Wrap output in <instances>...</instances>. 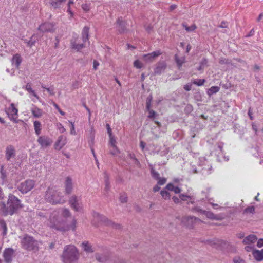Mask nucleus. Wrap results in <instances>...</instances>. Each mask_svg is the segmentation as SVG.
<instances>
[{
	"mask_svg": "<svg viewBox=\"0 0 263 263\" xmlns=\"http://www.w3.org/2000/svg\"><path fill=\"white\" fill-rule=\"evenodd\" d=\"M166 68V64L165 62H159L156 65V67L154 70L155 74H161L164 71Z\"/></svg>",
	"mask_w": 263,
	"mask_h": 263,
	"instance_id": "nucleus-20",
	"label": "nucleus"
},
{
	"mask_svg": "<svg viewBox=\"0 0 263 263\" xmlns=\"http://www.w3.org/2000/svg\"><path fill=\"white\" fill-rule=\"evenodd\" d=\"M46 90L51 95H54L55 94L54 88L52 87L46 88Z\"/></svg>",
	"mask_w": 263,
	"mask_h": 263,
	"instance_id": "nucleus-60",
	"label": "nucleus"
},
{
	"mask_svg": "<svg viewBox=\"0 0 263 263\" xmlns=\"http://www.w3.org/2000/svg\"><path fill=\"white\" fill-rule=\"evenodd\" d=\"M74 2L73 0H69L67 4V12L70 14L69 18H71L73 16V13L71 11L70 5L73 4Z\"/></svg>",
	"mask_w": 263,
	"mask_h": 263,
	"instance_id": "nucleus-43",
	"label": "nucleus"
},
{
	"mask_svg": "<svg viewBox=\"0 0 263 263\" xmlns=\"http://www.w3.org/2000/svg\"><path fill=\"white\" fill-rule=\"evenodd\" d=\"M116 28L120 33H124L127 31L126 23L122 18H119L117 21Z\"/></svg>",
	"mask_w": 263,
	"mask_h": 263,
	"instance_id": "nucleus-17",
	"label": "nucleus"
},
{
	"mask_svg": "<svg viewBox=\"0 0 263 263\" xmlns=\"http://www.w3.org/2000/svg\"><path fill=\"white\" fill-rule=\"evenodd\" d=\"M206 242L210 246L216 248H219L222 245H225L226 244V242L225 241L218 239L208 240H206Z\"/></svg>",
	"mask_w": 263,
	"mask_h": 263,
	"instance_id": "nucleus-21",
	"label": "nucleus"
},
{
	"mask_svg": "<svg viewBox=\"0 0 263 263\" xmlns=\"http://www.w3.org/2000/svg\"><path fill=\"white\" fill-rule=\"evenodd\" d=\"M199 219L194 216H187L183 218L182 222L186 225L187 227L192 228L193 227L194 223L196 221Z\"/></svg>",
	"mask_w": 263,
	"mask_h": 263,
	"instance_id": "nucleus-19",
	"label": "nucleus"
},
{
	"mask_svg": "<svg viewBox=\"0 0 263 263\" xmlns=\"http://www.w3.org/2000/svg\"><path fill=\"white\" fill-rule=\"evenodd\" d=\"M59 212L58 211H52L48 219V225L51 228L59 231H67L68 228L65 227V222L60 215Z\"/></svg>",
	"mask_w": 263,
	"mask_h": 263,
	"instance_id": "nucleus-2",
	"label": "nucleus"
},
{
	"mask_svg": "<svg viewBox=\"0 0 263 263\" xmlns=\"http://www.w3.org/2000/svg\"><path fill=\"white\" fill-rule=\"evenodd\" d=\"M220 90V87L218 86H212L209 89L208 94L209 96H211L214 93H217Z\"/></svg>",
	"mask_w": 263,
	"mask_h": 263,
	"instance_id": "nucleus-40",
	"label": "nucleus"
},
{
	"mask_svg": "<svg viewBox=\"0 0 263 263\" xmlns=\"http://www.w3.org/2000/svg\"><path fill=\"white\" fill-rule=\"evenodd\" d=\"M34 181L28 179L22 182L18 186V190L23 194H26L31 191L34 186Z\"/></svg>",
	"mask_w": 263,
	"mask_h": 263,
	"instance_id": "nucleus-7",
	"label": "nucleus"
},
{
	"mask_svg": "<svg viewBox=\"0 0 263 263\" xmlns=\"http://www.w3.org/2000/svg\"><path fill=\"white\" fill-rule=\"evenodd\" d=\"M69 203L70 206L76 211H80L82 206L79 203V199L76 195H72L69 199Z\"/></svg>",
	"mask_w": 263,
	"mask_h": 263,
	"instance_id": "nucleus-12",
	"label": "nucleus"
},
{
	"mask_svg": "<svg viewBox=\"0 0 263 263\" xmlns=\"http://www.w3.org/2000/svg\"><path fill=\"white\" fill-rule=\"evenodd\" d=\"M104 182H105V187H104V192L105 194H107L110 190V182L109 181V177L106 174H104Z\"/></svg>",
	"mask_w": 263,
	"mask_h": 263,
	"instance_id": "nucleus-36",
	"label": "nucleus"
},
{
	"mask_svg": "<svg viewBox=\"0 0 263 263\" xmlns=\"http://www.w3.org/2000/svg\"><path fill=\"white\" fill-rule=\"evenodd\" d=\"M84 250L87 253H92L95 250L88 241H84L82 244Z\"/></svg>",
	"mask_w": 263,
	"mask_h": 263,
	"instance_id": "nucleus-29",
	"label": "nucleus"
},
{
	"mask_svg": "<svg viewBox=\"0 0 263 263\" xmlns=\"http://www.w3.org/2000/svg\"><path fill=\"white\" fill-rule=\"evenodd\" d=\"M25 88L26 90H27L29 92L31 93L34 97H37L36 95L35 94L34 91L32 89L31 86L29 83L27 84Z\"/></svg>",
	"mask_w": 263,
	"mask_h": 263,
	"instance_id": "nucleus-48",
	"label": "nucleus"
},
{
	"mask_svg": "<svg viewBox=\"0 0 263 263\" xmlns=\"http://www.w3.org/2000/svg\"><path fill=\"white\" fill-rule=\"evenodd\" d=\"M181 190L178 186H174L173 191L175 193L178 194L180 193Z\"/></svg>",
	"mask_w": 263,
	"mask_h": 263,
	"instance_id": "nucleus-63",
	"label": "nucleus"
},
{
	"mask_svg": "<svg viewBox=\"0 0 263 263\" xmlns=\"http://www.w3.org/2000/svg\"><path fill=\"white\" fill-rule=\"evenodd\" d=\"M257 246L259 248H261L263 246V239H260L258 240Z\"/></svg>",
	"mask_w": 263,
	"mask_h": 263,
	"instance_id": "nucleus-64",
	"label": "nucleus"
},
{
	"mask_svg": "<svg viewBox=\"0 0 263 263\" xmlns=\"http://www.w3.org/2000/svg\"><path fill=\"white\" fill-rule=\"evenodd\" d=\"M77 220L75 218H73L72 221L70 225H66L65 227L68 228L67 231L69 230H72L73 231H75L77 227Z\"/></svg>",
	"mask_w": 263,
	"mask_h": 263,
	"instance_id": "nucleus-42",
	"label": "nucleus"
},
{
	"mask_svg": "<svg viewBox=\"0 0 263 263\" xmlns=\"http://www.w3.org/2000/svg\"><path fill=\"white\" fill-rule=\"evenodd\" d=\"M208 62V60L204 58L201 60V61L200 62V64L204 67L205 66H207Z\"/></svg>",
	"mask_w": 263,
	"mask_h": 263,
	"instance_id": "nucleus-59",
	"label": "nucleus"
},
{
	"mask_svg": "<svg viewBox=\"0 0 263 263\" xmlns=\"http://www.w3.org/2000/svg\"><path fill=\"white\" fill-rule=\"evenodd\" d=\"M89 27L84 26L82 31V39L84 43L86 42L89 40Z\"/></svg>",
	"mask_w": 263,
	"mask_h": 263,
	"instance_id": "nucleus-24",
	"label": "nucleus"
},
{
	"mask_svg": "<svg viewBox=\"0 0 263 263\" xmlns=\"http://www.w3.org/2000/svg\"><path fill=\"white\" fill-rule=\"evenodd\" d=\"M55 211H60V215L61 216V215H62V216L65 218H67L71 216V213L69 210L66 208L58 209L57 210H55Z\"/></svg>",
	"mask_w": 263,
	"mask_h": 263,
	"instance_id": "nucleus-33",
	"label": "nucleus"
},
{
	"mask_svg": "<svg viewBox=\"0 0 263 263\" xmlns=\"http://www.w3.org/2000/svg\"><path fill=\"white\" fill-rule=\"evenodd\" d=\"M52 211L50 210H43L37 212V216L42 218L47 219L48 217L49 218L50 214Z\"/></svg>",
	"mask_w": 263,
	"mask_h": 263,
	"instance_id": "nucleus-31",
	"label": "nucleus"
},
{
	"mask_svg": "<svg viewBox=\"0 0 263 263\" xmlns=\"http://www.w3.org/2000/svg\"><path fill=\"white\" fill-rule=\"evenodd\" d=\"M96 258L100 262H104L106 260V258L102 255L99 253L96 254Z\"/></svg>",
	"mask_w": 263,
	"mask_h": 263,
	"instance_id": "nucleus-47",
	"label": "nucleus"
},
{
	"mask_svg": "<svg viewBox=\"0 0 263 263\" xmlns=\"http://www.w3.org/2000/svg\"><path fill=\"white\" fill-rule=\"evenodd\" d=\"M22 207L20 199L11 194H9L6 203L5 202H0V211L4 216L12 215Z\"/></svg>",
	"mask_w": 263,
	"mask_h": 263,
	"instance_id": "nucleus-1",
	"label": "nucleus"
},
{
	"mask_svg": "<svg viewBox=\"0 0 263 263\" xmlns=\"http://www.w3.org/2000/svg\"><path fill=\"white\" fill-rule=\"evenodd\" d=\"M5 112L10 120L17 123L18 117V109L15 107L14 103H11L8 108L5 109Z\"/></svg>",
	"mask_w": 263,
	"mask_h": 263,
	"instance_id": "nucleus-9",
	"label": "nucleus"
},
{
	"mask_svg": "<svg viewBox=\"0 0 263 263\" xmlns=\"http://www.w3.org/2000/svg\"><path fill=\"white\" fill-rule=\"evenodd\" d=\"M182 26L187 32H193L197 28L195 24L192 25L191 26H188L186 24L183 23Z\"/></svg>",
	"mask_w": 263,
	"mask_h": 263,
	"instance_id": "nucleus-41",
	"label": "nucleus"
},
{
	"mask_svg": "<svg viewBox=\"0 0 263 263\" xmlns=\"http://www.w3.org/2000/svg\"><path fill=\"white\" fill-rule=\"evenodd\" d=\"M205 82V80L204 79H196L194 80L192 83L195 85H196L198 86H200L203 85L204 84Z\"/></svg>",
	"mask_w": 263,
	"mask_h": 263,
	"instance_id": "nucleus-45",
	"label": "nucleus"
},
{
	"mask_svg": "<svg viewBox=\"0 0 263 263\" xmlns=\"http://www.w3.org/2000/svg\"><path fill=\"white\" fill-rule=\"evenodd\" d=\"M15 253L14 250L11 248H6L3 254V256L6 263H11L12 258Z\"/></svg>",
	"mask_w": 263,
	"mask_h": 263,
	"instance_id": "nucleus-13",
	"label": "nucleus"
},
{
	"mask_svg": "<svg viewBox=\"0 0 263 263\" xmlns=\"http://www.w3.org/2000/svg\"><path fill=\"white\" fill-rule=\"evenodd\" d=\"M0 227L3 229V235L5 236L6 235L7 232V227L5 221L3 219H0Z\"/></svg>",
	"mask_w": 263,
	"mask_h": 263,
	"instance_id": "nucleus-39",
	"label": "nucleus"
},
{
	"mask_svg": "<svg viewBox=\"0 0 263 263\" xmlns=\"http://www.w3.org/2000/svg\"><path fill=\"white\" fill-rule=\"evenodd\" d=\"M149 167L151 168V174L152 177L156 180L159 179V178H160L159 174L157 172L155 171V170L153 168L152 164L149 165Z\"/></svg>",
	"mask_w": 263,
	"mask_h": 263,
	"instance_id": "nucleus-38",
	"label": "nucleus"
},
{
	"mask_svg": "<svg viewBox=\"0 0 263 263\" xmlns=\"http://www.w3.org/2000/svg\"><path fill=\"white\" fill-rule=\"evenodd\" d=\"M134 66L137 69H141L143 67V64L139 60H137L134 61Z\"/></svg>",
	"mask_w": 263,
	"mask_h": 263,
	"instance_id": "nucleus-50",
	"label": "nucleus"
},
{
	"mask_svg": "<svg viewBox=\"0 0 263 263\" xmlns=\"http://www.w3.org/2000/svg\"><path fill=\"white\" fill-rule=\"evenodd\" d=\"M78 251L73 245H68L65 247L62 259L64 263H72L78 259Z\"/></svg>",
	"mask_w": 263,
	"mask_h": 263,
	"instance_id": "nucleus-4",
	"label": "nucleus"
},
{
	"mask_svg": "<svg viewBox=\"0 0 263 263\" xmlns=\"http://www.w3.org/2000/svg\"><path fill=\"white\" fill-rule=\"evenodd\" d=\"M175 61L177 64V67L179 69H180L182 64L185 62V57H179L177 54L175 55L174 57Z\"/></svg>",
	"mask_w": 263,
	"mask_h": 263,
	"instance_id": "nucleus-26",
	"label": "nucleus"
},
{
	"mask_svg": "<svg viewBox=\"0 0 263 263\" xmlns=\"http://www.w3.org/2000/svg\"><path fill=\"white\" fill-rule=\"evenodd\" d=\"M162 197L165 200L170 199V194L168 192L165 190H162L160 192Z\"/></svg>",
	"mask_w": 263,
	"mask_h": 263,
	"instance_id": "nucleus-46",
	"label": "nucleus"
},
{
	"mask_svg": "<svg viewBox=\"0 0 263 263\" xmlns=\"http://www.w3.org/2000/svg\"><path fill=\"white\" fill-rule=\"evenodd\" d=\"M37 142L41 145L42 148H45L50 146L52 143V139L47 136H40Z\"/></svg>",
	"mask_w": 263,
	"mask_h": 263,
	"instance_id": "nucleus-11",
	"label": "nucleus"
},
{
	"mask_svg": "<svg viewBox=\"0 0 263 263\" xmlns=\"http://www.w3.org/2000/svg\"><path fill=\"white\" fill-rule=\"evenodd\" d=\"M45 200L52 204H61L65 202V200L62 193L57 190L53 186H49L45 192Z\"/></svg>",
	"mask_w": 263,
	"mask_h": 263,
	"instance_id": "nucleus-3",
	"label": "nucleus"
},
{
	"mask_svg": "<svg viewBox=\"0 0 263 263\" xmlns=\"http://www.w3.org/2000/svg\"><path fill=\"white\" fill-rule=\"evenodd\" d=\"M93 216L94 218L93 222L94 224H96V222H97L98 223H104L107 226H111L116 229H120L121 228L120 224L114 223L105 216L100 215L97 212H94Z\"/></svg>",
	"mask_w": 263,
	"mask_h": 263,
	"instance_id": "nucleus-6",
	"label": "nucleus"
},
{
	"mask_svg": "<svg viewBox=\"0 0 263 263\" xmlns=\"http://www.w3.org/2000/svg\"><path fill=\"white\" fill-rule=\"evenodd\" d=\"M22 248L28 251H36L39 250V244L37 240L32 236L25 235L21 241Z\"/></svg>",
	"mask_w": 263,
	"mask_h": 263,
	"instance_id": "nucleus-5",
	"label": "nucleus"
},
{
	"mask_svg": "<svg viewBox=\"0 0 263 263\" xmlns=\"http://www.w3.org/2000/svg\"><path fill=\"white\" fill-rule=\"evenodd\" d=\"M174 185L172 183H168V184H167V185L165 186V189H167L169 191H173V187H174Z\"/></svg>",
	"mask_w": 263,
	"mask_h": 263,
	"instance_id": "nucleus-62",
	"label": "nucleus"
},
{
	"mask_svg": "<svg viewBox=\"0 0 263 263\" xmlns=\"http://www.w3.org/2000/svg\"><path fill=\"white\" fill-rule=\"evenodd\" d=\"M253 255L255 259L258 261L263 260V249L259 250H255L253 252Z\"/></svg>",
	"mask_w": 263,
	"mask_h": 263,
	"instance_id": "nucleus-28",
	"label": "nucleus"
},
{
	"mask_svg": "<svg viewBox=\"0 0 263 263\" xmlns=\"http://www.w3.org/2000/svg\"><path fill=\"white\" fill-rule=\"evenodd\" d=\"M71 46L72 49L77 50V51H80L82 48L85 47L84 44H78L75 41L73 42L72 41L71 42Z\"/></svg>",
	"mask_w": 263,
	"mask_h": 263,
	"instance_id": "nucleus-35",
	"label": "nucleus"
},
{
	"mask_svg": "<svg viewBox=\"0 0 263 263\" xmlns=\"http://www.w3.org/2000/svg\"><path fill=\"white\" fill-rule=\"evenodd\" d=\"M110 153L112 155H116L119 153V150L117 146L114 147L113 149L110 152Z\"/></svg>",
	"mask_w": 263,
	"mask_h": 263,
	"instance_id": "nucleus-58",
	"label": "nucleus"
},
{
	"mask_svg": "<svg viewBox=\"0 0 263 263\" xmlns=\"http://www.w3.org/2000/svg\"><path fill=\"white\" fill-rule=\"evenodd\" d=\"M5 158L7 161H11L12 159H15L16 156V151L14 146L9 145L6 147Z\"/></svg>",
	"mask_w": 263,
	"mask_h": 263,
	"instance_id": "nucleus-10",
	"label": "nucleus"
},
{
	"mask_svg": "<svg viewBox=\"0 0 263 263\" xmlns=\"http://www.w3.org/2000/svg\"><path fill=\"white\" fill-rule=\"evenodd\" d=\"M233 263H246L245 261L240 257H235L233 260Z\"/></svg>",
	"mask_w": 263,
	"mask_h": 263,
	"instance_id": "nucleus-52",
	"label": "nucleus"
},
{
	"mask_svg": "<svg viewBox=\"0 0 263 263\" xmlns=\"http://www.w3.org/2000/svg\"><path fill=\"white\" fill-rule=\"evenodd\" d=\"M35 134L39 136L41 132V124L39 121H35L33 123Z\"/></svg>",
	"mask_w": 263,
	"mask_h": 263,
	"instance_id": "nucleus-37",
	"label": "nucleus"
},
{
	"mask_svg": "<svg viewBox=\"0 0 263 263\" xmlns=\"http://www.w3.org/2000/svg\"><path fill=\"white\" fill-rule=\"evenodd\" d=\"M31 112L35 118H40L43 115L42 110L35 106L31 109Z\"/></svg>",
	"mask_w": 263,
	"mask_h": 263,
	"instance_id": "nucleus-32",
	"label": "nucleus"
},
{
	"mask_svg": "<svg viewBox=\"0 0 263 263\" xmlns=\"http://www.w3.org/2000/svg\"><path fill=\"white\" fill-rule=\"evenodd\" d=\"M22 40L24 41V43L26 44L27 47L31 48L35 45V43L39 40V38L36 34H34L30 37L29 40L24 39Z\"/></svg>",
	"mask_w": 263,
	"mask_h": 263,
	"instance_id": "nucleus-22",
	"label": "nucleus"
},
{
	"mask_svg": "<svg viewBox=\"0 0 263 263\" xmlns=\"http://www.w3.org/2000/svg\"><path fill=\"white\" fill-rule=\"evenodd\" d=\"M255 212V208L253 206H248L244 210V213H253Z\"/></svg>",
	"mask_w": 263,
	"mask_h": 263,
	"instance_id": "nucleus-51",
	"label": "nucleus"
},
{
	"mask_svg": "<svg viewBox=\"0 0 263 263\" xmlns=\"http://www.w3.org/2000/svg\"><path fill=\"white\" fill-rule=\"evenodd\" d=\"M90 3H85L82 5V9L85 12H88L90 9Z\"/></svg>",
	"mask_w": 263,
	"mask_h": 263,
	"instance_id": "nucleus-49",
	"label": "nucleus"
},
{
	"mask_svg": "<svg viewBox=\"0 0 263 263\" xmlns=\"http://www.w3.org/2000/svg\"><path fill=\"white\" fill-rule=\"evenodd\" d=\"M203 215H205L207 218L212 220H221L223 218L220 215H215L210 211H205L203 212Z\"/></svg>",
	"mask_w": 263,
	"mask_h": 263,
	"instance_id": "nucleus-23",
	"label": "nucleus"
},
{
	"mask_svg": "<svg viewBox=\"0 0 263 263\" xmlns=\"http://www.w3.org/2000/svg\"><path fill=\"white\" fill-rule=\"evenodd\" d=\"M80 85V82L78 81H76L74 82L72 85V88L73 89H77L79 87Z\"/></svg>",
	"mask_w": 263,
	"mask_h": 263,
	"instance_id": "nucleus-55",
	"label": "nucleus"
},
{
	"mask_svg": "<svg viewBox=\"0 0 263 263\" xmlns=\"http://www.w3.org/2000/svg\"><path fill=\"white\" fill-rule=\"evenodd\" d=\"M1 175H2V178L3 179H4L6 177V172L4 170V166H1Z\"/></svg>",
	"mask_w": 263,
	"mask_h": 263,
	"instance_id": "nucleus-57",
	"label": "nucleus"
},
{
	"mask_svg": "<svg viewBox=\"0 0 263 263\" xmlns=\"http://www.w3.org/2000/svg\"><path fill=\"white\" fill-rule=\"evenodd\" d=\"M183 88L186 91H190L191 90V88H192V84L189 83L188 84L185 85L183 86Z\"/></svg>",
	"mask_w": 263,
	"mask_h": 263,
	"instance_id": "nucleus-61",
	"label": "nucleus"
},
{
	"mask_svg": "<svg viewBox=\"0 0 263 263\" xmlns=\"http://www.w3.org/2000/svg\"><path fill=\"white\" fill-rule=\"evenodd\" d=\"M161 54L162 52L160 50H156L150 53L144 54L143 55V59L147 62H152L156 57L160 55Z\"/></svg>",
	"mask_w": 263,
	"mask_h": 263,
	"instance_id": "nucleus-18",
	"label": "nucleus"
},
{
	"mask_svg": "<svg viewBox=\"0 0 263 263\" xmlns=\"http://www.w3.org/2000/svg\"><path fill=\"white\" fill-rule=\"evenodd\" d=\"M212 167L211 166H208V168L203 167L202 169V174H205V171L207 172V174L211 173V170H212Z\"/></svg>",
	"mask_w": 263,
	"mask_h": 263,
	"instance_id": "nucleus-54",
	"label": "nucleus"
},
{
	"mask_svg": "<svg viewBox=\"0 0 263 263\" xmlns=\"http://www.w3.org/2000/svg\"><path fill=\"white\" fill-rule=\"evenodd\" d=\"M67 143L66 137L64 135L59 136L54 144V148L56 150H60Z\"/></svg>",
	"mask_w": 263,
	"mask_h": 263,
	"instance_id": "nucleus-16",
	"label": "nucleus"
},
{
	"mask_svg": "<svg viewBox=\"0 0 263 263\" xmlns=\"http://www.w3.org/2000/svg\"><path fill=\"white\" fill-rule=\"evenodd\" d=\"M66 0H50L49 4L54 9L60 8L62 4Z\"/></svg>",
	"mask_w": 263,
	"mask_h": 263,
	"instance_id": "nucleus-27",
	"label": "nucleus"
},
{
	"mask_svg": "<svg viewBox=\"0 0 263 263\" xmlns=\"http://www.w3.org/2000/svg\"><path fill=\"white\" fill-rule=\"evenodd\" d=\"M192 211L199 212L202 214H203V212L205 211V210H203L200 207H198V206H195V207L193 208L192 209Z\"/></svg>",
	"mask_w": 263,
	"mask_h": 263,
	"instance_id": "nucleus-56",
	"label": "nucleus"
},
{
	"mask_svg": "<svg viewBox=\"0 0 263 263\" xmlns=\"http://www.w3.org/2000/svg\"><path fill=\"white\" fill-rule=\"evenodd\" d=\"M65 192L66 194H70L73 190L72 180L70 177L65 178L64 182Z\"/></svg>",
	"mask_w": 263,
	"mask_h": 263,
	"instance_id": "nucleus-15",
	"label": "nucleus"
},
{
	"mask_svg": "<svg viewBox=\"0 0 263 263\" xmlns=\"http://www.w3.org/2000/svg\"><path fill=\"white\" fill-rule=\"evenodd\" d=\"M21 62H22V59L21 58V56L19 54H16L13 56V57L12 58V64H14L17 68H18L19 67Z\"/></svg>",
	"mask_w": 263,
	"mask_h": 263,
	"instance_id": "nucleus-34",
	"label": "nucleus"
},
{
	"mask_svg": "<svg viewBox=\"0 0 263 263\" xmlns=\"http://www.w3.org/2000/svg\"><path fill=\"white\" fill-rule=\"evenodd\" d=\"M179 198L180 200L182 201H187V204L188 205L190 203L193 204L194 203L193 196L186 195L184 194H180L179 195Z\"/></svg>",
	"mask_w": 263,
	"mask_h": 263,
	"instance_id": "nucleus-25",
	"label": "nucleus"
},
{
	"mask_svg": "<svg viewBox=\"0 0 263 263\" xmlns=\"http://www.w3.org/2000/svg\"><path fill=\"white\" fill-rule=\"evenodd\" d=\"M166 182V179L165 178H159V179H158V184L159 185H162L164 184Z\"/></svg>",
	"mask_w": 263,
	"mask_h": 263,
	"instance_id": "nucleus-53",
	"label": "nucleus"
},
{
	"mask_svg": "<svg viewBox=\"0 0 263 263\" xmlns=\"http://www.w3.org/2000/svg\"><path fill=\"white\" fill-rule=\"evenodd\" d=\"M257 237L255 235H250L246 237L243 240V243L245 244H250L254 243L257 240Z\"/></svg>",
	"mask_w": 263,
	"mask_h": 263,
	"instance_id": "nucleus-30",
	"label": "nucleus"
},
{
	"mask_svg": "<svg viewBox=\"0 0 263 263\" xmlns=\"http://www.w3.org/2000/svg\"><path fill=\"white\" fill-rule=\"evenodd\" d=\"M55 23L54 22H45L41 24L37 29L42 33H53L55 30Z\"/></svg>",
	"mask_w": 263,
	"mask_h": 263,
	"instance_id": "nucleus-8",
	"label": "nucleus"
},
{
	"mask_svg": "<svg viewBox=\"0 0 263 263\" xmlns=\"http://www.w3.org/2000/svg\"><path fill=\"white\" fill-rule=\"evenodd\" d=\"M119 200L122 203H126L128 200V197L126 193H124L120 194Z\"/></svg>",
	"mask_w": 263,
	"mask_h": 263,
	"instance_id": "nucleus-44",
	"label": "nucleus"
},
{
	"mask_svg": "<svg viewBox=\"0 0 263 263\" xmlns=\"http://www.w3.org/2000/svg\"><path fill=\"white\" fill-rule=\"evenodd\" d=\"M153 100V97L151 95L148 96L146 100V109L148 112V118L149 119H154L157 115V113L153 110L151 109V104Z\"/></svg>",
	"mask_w": 263,
	"mask_h": 263,
	"instance_id": "nucleus-14",
	"label": "nucleus"
}]
</instances>
